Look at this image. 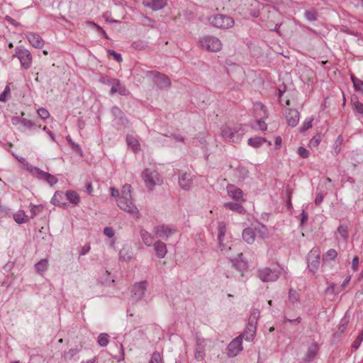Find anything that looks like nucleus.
<instances>
[{"label": "nucleus", "instance_id": "obj_1", "mask_svg": "<svg viewBox=\"0 0 363 363\" xmlns=\"http://www.w3.org/2000/svg\"><path fill=\"white\" fill-rule=\"evenodd\" d=\"M118 206L126 211L133 217L139 218L140 216L139 210L133 204L131 196V186L125 184L121 189V196L117 201Z\"/></svg>", "mask_w": 363, "mask_h": 363}, {"label": "nucleus", "instance_id": "obj_2", "mask_svg": "<svg viewBox=\"0 0 363 363\" xmlns=\"http://www.w3.org/2000/svg\"><path fill=\"white\" fill-rule=\"evenodd\" d=\"M199 44L203 49L208 52H216L222 49V43L213 35H204L199 38Z\"/></svg>", "mask_w": 363, "mask_h": 363}, {"label": "nucleus", "instance_id": "obj_3", "mask_svg": "<svg viewBox=\"0 0 363 363\" xmlns=\"http://www.w3.org/2000/svg\"><path fill=\"white\" fill-rule=\"evenodd\" d=\"M208 20L213 26L220 29L230 28L235 24V21L233 18L223 14L213 15Z\"/></svg>", "mask_w": 363, "mask_h": 363}, {"label": "nucleus", "instance_id": "obj_4", "mask_svg": "<svg viewBox=\"0 0 363 363\" xmlns=\"http://www.w3.org/2000/svg\"><path fill=\"white\" fill-rule=\"evenodd\" d=\"M143 179L147 187L150 189H152L156 185H160L162 184V179H161L159 173L153 169H145L143 172Z\"/></svg>", "mask_w": 363, "mask_h": 363}, {"label": "nucleus", "instance_id": "obj_5", "mask_svg": "<svg viewBox=\"0 0 363 363\" xmlns=\"http://www.w3.org/2000/svg\"><path fill=\"white\" fill-rule=\"evenodd\" d=\"M147 76L152 79L155 84L160 89L168 88L171 85L170 79L166 75L157 71L147 72Z\"/></svg>", "mask_w": 363, "mask_h": 363}, {"label": "nucleus", "instance_id": "obj_6", "mask_svg": "<svg viewBox=\"0 0 363 363\" xmlns=\"http://www.w3.org/2000/svg\"><path fill=\"white\" fill-rule=\"evenodd\" d=\"M240 6L244 13L252 17H257L259 14V4L256 0H240Z\"/></svg>", "mask_w": 363, "mask_h": 363}, {"label": "nucleus", "instance_id": "obj_7", "mask_svg": "<svg viewBox=\"0 0 363 363\" xmlns=\"http://www.w3.org/2000/svg\"><path fill=\"white\" fill-rule=\"evenodd\" d=\"M16 56L21 62V67L25 69H28L32 64V56L30 52L26 48H16Z\"/></svg>", "mask_w": 363, "mask_h": 363}, {"label": "nucleus", "instance_id": "obj_8", "mask_svg": "<svg viewBox=\"0 0 363 363\" xmlns=\"http://www.w3.org/2000/svg\"><path fill=\"white\" fill-rule=\"evenodd\" d=\"M257 277L262 281H274L279 277V273L277 270H273L269 267L259 269L257 272Z\"/></svg>", "mask_w": 363, "mask_h": 363}, {"label": "nucleus", "instance_id": "obj_9", "mask_svg": "<svg viewBox=\"0 0 363 363\" xmlns=\"http://www.w3.org/2000/svg\"><path fill=\"white\" fill-rule=\"evenodd\" d=\"M27 166V170L31 173L37 174L40 179H43L46 181L51 186L57 184L58 180L55 176L50 174V173L43 172V170L37 167L28 166V164Z\"/></svg>", "mask_w": 363, "mask_h": 363}, {"label": "nucleus", "instance_id": "obj_10", "mask_svg": "<svg viewBox=\"0 0 363 363\" xmlns=\"http://www.w3.org/2000/svg\"><path fill=\"white\" fill-rule=\"evenodd\" d=\"M221 136L225 140L232 143H238L241 139L236 130L228 125L221 128Z\"/></svg>", "mask_w": 363, "mask_h": 363}, {"label": "nucleus", "instance_id": "obj_11", "mask_svg": "<svg viewBox=\"0 0 363 363\" xmlns=\"http://www.w3.org/2000/svg\"><path fill=\"white\" fill-rule=\"evenodd\" d=\"M242 341L240 337H235L230 342L227 348V354L233 357L238 355L242 350Z\"/></svg>", "mask_w": 363, "mask_h": 363}, {"label": "nucleus", "instance_id": "obj_12", "mask_svg": "<svg viewBox=\"0 0 363 363\" xmlns=\"http://www.w3.org/2000/svg\"><path fill=\"white\" fill-rule=\"evenodd\" d=\"M147 289V281H140L133 285L132 289L133 299L138 301L144 296Z\"/></svg>", "mask_w": 363, "mask_h": 363}, {"label": "nucleus", "instance_id": "obj_13", "mask_svg": "<svg viewBox=\"0 0 363 363\" xmlns=\"http://www.w3.org/2000/svg\"><path fill=\"white\" fill-rule=\"evenodd\" d=\"M320 264V252L318 250H311L308 255V266L309 269L315 272Z\"/></svg>", "mask_w": 363, "mask_h": 363}, {"label": "nucleus", "instance_id": "obj_14", "mask_svg": "<svg viewBox=\"0 0 363 363\" xmlns=\"http://www.w3.org/2000/svg\"><path fill=\"white\" fill-rule=\"evenodd\" d=\"M153 232L158 238L167 240L169 236L174 233L175 230L169 226L162 225L155 226Z\"/></svg>", "mask_w": 363, "mask_h": 363}, {"label": "nucleus", "instance_id": "obj_15", "mask_svg": "<svg viewBox=\"0 0 363 363\" xmlns=\"http://www.w3.org/2000/svg\"><path fill=\"white\" fill-rule=\"evenodd\" d=\"M118 93L121 96H128L130 91L126 89L125 86L121 83L118 79H112L111 94Z\"/></svg>", "mask_w": 363, "mask_h": 363}, {"label": "nucleus", "instance_id": "obj_16", "mask_svg": "<svg viewBox=\"0 0 363 363\" xmlns=\"http://www.w3.org/2000/svg\"><path fill=\"white\" fill-rule=\"evenodd\" d=\"M143 5L154 11L164 8L167 4V0H143Z\"/></svg>", "mask_w": 363, "mask_h": 363}, {"label": "nucleus", "instance_id": "obj_17", "mask_svg": "<svg viewBox=\"0 0 363 363\" xmlns=\"http://www.w3.org/2000/svg\"><path fill=\"white\" fill-rule=\"evenodd\" d=\"M286 118L289 125L295 127L299 122V113L296 109H288L286 112Z\"/></svg>", "mask_w": 363, "mask_h": 363}, {"label": "nucleus", "instance_id": "obj_18", "mask_svg": "<svg viewBox=\"0 0 363 363\" xmlns=\"http://www.w3.org/2000/svg\"><path fill=\"white\" fill-rule=\"evenodd\" d=\"M26 38L29 43L36 48H42L44 45V41L42 38L37 33H28Z\"/></svg>", "mask_w": 363, "mask_h": 363}, {"label": "nucleus", "instance_id": "obj_19", "mask_svg": "<svg viewBox=\"0 0 363 363\" xmlns=\"http://www.w3.org/2000/svg\"><path fill=\"white\" fill-rule=\"evenodd\" d=\"M227 192L230 198L236 201L243 200V193L242 190L234 185H228L227 186Z\"/></svg>", "mask_w": 363, "mask_h": 363}, {"label": "nucleus", "instance_id": "obj_20", "mask_svg": "<svg viewBox=\"0 0 363 363\" xmlns=\"http://www.w3.org/2000/svg\"><path fill=\"white\" fill-rule=\"evenodd\" d=\"M218 247L223 252V254L226 255L230 259V261L233 263V265L235 266V257L230 253V251L232 250V246L231 245H229V242L227 241L226 243H225V241H223L222 242V244L218 242Z\"/></svg>", "mask_w": 363, "mask_h": 363}, {"label": "nucleus", "instance_id": "obj_21", "mask_svg": "<svg viewBox=\"0 0 363 363\" xmlns=\"http://www.w3.org/2000/svg\"><path fill=\"white\" fill-rule=\"evenodd\" d=\"M218 247L223 252V254L226 255L230 259V261L233 263V265L235 266V257L230 253V251L232 250V246L231 245H229V242L227 241L226 243H225V241H223L222 242V244L218 242Z\"/></svg>", "mask_w": 363, "mask_h": 363}, {"label": "nucleus", "instance_id": "obj_22", "mask_svg": "<svg viewBox=\"0 0 363 363\" xmlns=\"http://www.w3.org/2000/svg\"><path fill=\"white\" fill-rule=\"evenodd\" d=\"M179 184L182 189L184 190H189L192 184V179L191 175L187 173H183L179 177Z\"/></svg>", "mask_w": 363, "mask_h": 363}, {"label": "nucleus", "instance_id": "obj_23", "mask_svg": "<svg viewBox=\"0 0 363 363\" xmlns=\"http://www.w3.org/2000/svg\"><path fill=\"white\" fill-rule=\"evenodd\" d=\"M205 355V347L203 340L199 338L196 340V349H195V358L200 361L202 360Z\"/></svg>", "mask_w": 363, "mask_h": 363}, {"label": "nucleus", "instance_id": "obj_24", "mask_svg": "<svg viewBox=\"0 0 363 363\" xmlns=\"http://www.w3.org/2000/svg\"><path fill=\"white\" fill-rule=\"evenodd\" d=\"M256 333V326L252 324H249L243 333V334L240 336L242 339L244 338L245 340L250 342L252 341Z\"/></svg>", "mask_w": 363, "mask_h": 363}, {"label": "nucleus", "instance_id": "obj_25", "mask_svg": "<svg viewBox=\"0 0 363 363\" xmlns=\"http://www.w3.org/2000/svg\"><path fill=\"white\" fill-rule=\"evenodd\" d=\"M153 246L156 255L159 258H163L165 257L167 250L166 245L163 242L157 241L155 242Z\"/></svg>", "mask_w": 363, "mask_h": 363}, {"label": "nucleus", "instance_id": "obj_26", "mask_svg": "<svg viewBox=\"0 0 363 363\" xmlns=\"http://www.w3.org/2000/svg\"><path fill=\"white\" fill-rule=\"evenodd\" d=\"M242 238L247 244H252L255 240L254 230L251 228H245L242 232Z\"/></svg>", "mask_w": 363, "mask_h": 363}, {"label": "nucleus", "instance_id": "obj_27", "mask_svg": "<svg viewBox=\"0 0 363 363\" xmlns=\"http://www.w3.org/2000/svg\"><path fill=\"white\" fill-rule=\"evenodd\" d=\"M133 251L129 247H123L119 252L120 260L123 262H129L133 257Z\"/></svg>", "mask_w": 363, "mask_h": 363}, {"label": "nucleus", "instance_id": "obj_28", "mask_svg": "<svg viewBox=\"0 0 363 363\" xmlns=\"http://www.w3.org/2000/svg\"><path fill=\"white\" fill-rule=\"evenodd\" d=\"M140 235H141L143 242L147 246L150 247L155 244V242L154 237L147 231H146L145 230H142L140 231Z\"/></svg>", "mask_w": 363, "mask_h": 363}, {"label": "nucleus", "instance_id": "obj_29", "mask_svg": "<svg viewBox=\"0 0 363 363\" xmlns=\"http://www.w3.org/2000/svg\"><path fill=\"white\" fill-rule=\"evenodd\" d=\"M65 196L67 199L74 205H78L80 201V197L79 194L72 190H68L65 192Z\"/></svg>", "mask_w": 363, "mask_h": 363}, {"label": "nucleus", "instance_id": "obj_30", "mask_svg": "<svg viewBox=\"0 0 363 363\" xmlns=\"http://www.w3.org/2000/svg\"><path fill=\"white\" fill-rule=\"evenodd\" d=\"M224 206L233 211L243 214L245 212L242 206L237 203L227 202L224 203Z\"/></svg>", "mask_w": 363, "mask_h": 363}, {"label": "nucleus", "instance_id": "obj_31", "mask_svg": "<svg viewBox=\"0 0 363 363\" xmlns=\"http://www.w3.org/2000/svg\"><path fill=\"white\" fill-rule=\"evenodd\" d=\"M13 219L18 224L25 223L29 220L28 216L26 215L23 211H18L14 213Z\"/></svg>", "mask_w": 363, "mask_h": 363}, {"label": "nucleus", "instance_id": "obj_32", "mask_svg": "<svg viewBox=\"0 0 363 363\" xmlns=\"http://www.w3.org/2000/svg\"><path fill=\"white\" fill-rule=\"evenodd\" d=\"M218 242L222 244V242L225 240V233H226V225L224 223L221 222L218 223Z\"/></svg>", "mask_w": 363, "mask_h": 363}, {"label": "nucleus", "instance_id": "obj_33", "mask_svg": "<svg viewBox=\"0 0 363 363\" xmlns=\"http://www.w3.org/2000/svg\"><path fill=\"white\" fill-rule=\"evenodd\" d=\"M35 268L38 273L45 272L48 268V260L47 259H42L35 264Z\"/></svg>", "mask_w": 363, "mask_h": 363}, {"label": "nucleus", "instance_id": "obj_34", "mask_svg": "<svg viewBox=\"0 0 363 363\" xmlns=\"http://www.w3.org/2000/svg\"><path fill=\"white\" fill-rule=\"evenodd\" d=\"M260 315V312L258 309H252L250 312V315L249 318V324H252L256 326L257 323V320L259 319Z\"/></svg>", "mask_w": 363, "mask_h": 363}, {"label": "nucleus", "instance_id": "obj_35", "mask_svg": "<svg viewBox=\"0 0 363 363\" xmlns=\"http://www.w3.org/2000/svg\"><path fill=\"white\" fill-rule=\"evenodd\" d=\"M254 110L257 113L262 112V114L259 113L262 116V118H267V110L264 104L261 103H255L254 104Z\"/></svg>", "mask_w": 363, "mask_h": 363}, {"label": "nucleus", "instance_id": "obj_36", "mask_svg": "<svg viewBox=\"0 0 363 363\" xmlns=\"http://www.w3.org/2000/svg\"><path fill=\"white\" fill-rule=\"evenodd\" d=\"M264 142H266V139L261 137H255L248 139V144L254 147H258Z\"/></svg>", "mask_w": 363, "mask_h": 363}, {"label": "nucleus", "instance_id": "obj_37", "mask_svg": "<svg viewBox=\"0 0 363 363\" xmlns=\"http://www.w3.org/2000/svg\"><path fill=\"white\" fill-rule=\"evenodd\" d=\"M98 344L101 347H106L109 342V335L107 333H101L97 339Z\"/></svg>", "mask_w": 363, "mask_h": 363}, {"label": "nucleus", "instance_id": "obj_38", "mask_svg": "<svg viewBox=\"0 0 363 363\" xmlns=\"http://www.w3.org/2000/svg\"><path fill=\"white\" fill-rule=\"evenodd\" d=\"M127 143L134 151H138L140 149V144L138 141L132 136L127 137Z\"/></svg>", "mask_w": 363, "mask_h": 363}, {"label": "nucleus", "instance_id": "obj_39", "mask_svg": "<svg viewBox=\"0 0 363 363\" xmlns=\"http://www.w3.org/2000/svg\"><path fill=\"white\" fill-rule=\"evenodd\" d=\"M62 192L56 191L52 198V200H51L52 203L54 204L55 206H64L65 203H62L60 201V199L62 198Z\"/></svg>", "mask_w": 363, "mask_h": 363}, {"label": "nucleus", "instance_id": "obj_40", "mask_svg": "<svg viewBox=\"0 0 363 363\" xmlns=\"http://www.w3.org/2000/svg\"><path fill=\"white\" fill-rule=\"evenodd\" d=\"M351 79L355 89L363 93V81L356 78L353 75L351 76Z\"/></svg>", "mask_w": 363, "mask_h": 363}, {"label": "nucleus", "instance_id": "obj_41", "mask_svg": "<svg viewBox=\"0 0 363 363\" xmlns=\"http://www.w3.org/2000/svg\"><path fill=\"white\" fill-rule=\"evenodd\" d=\"M289 300L293 305L296 303L299 300L298 292L294 289H290L289 292Z\"/></svg>", "mask_w": 363, "mask_h": 363}, {"label": "nucleus", "instance_id": "obj_42", "mask_svg": "<svg viewBox=\"0 0 363 363\" xmlns=\"http://www.w3.org/2000/svg\"><path fill=\"white\" fill-rule=\"evenodd\" d=\"M43 209V206L41 205H30V212L31 213L30 218L35 217L37 214L40 213Z\"/></svg>", "mask_w": 363, "mask_h": 363}, {"label": "nucleus", "instance_id": "obj_43", "mask_svg": "<svg viewBox=\"0 0 363 363\" xmlns=\"http://www.w3.org/2000/svg\"><path fill=\"white\" fill-rule=\"evenodd\" d=\"M317 353V349L315 346H311L308 349V352L306 356V361L310 362L314 358Z\"/></svg>", "mask_w": 363, "mask_h": 363}, {"label": "nucleus", "instance_id": "obj_44", "mask_svg": "<svg viewBox=\"0 0 363 363\" xmlns=\"http://www.w3.org/2000/svg\"><path fill=\"white\" fill-rule=\"evenodd\" d=\"M337 232L342 237V238L347 241L348 238L347 226L345 225H340L337 228Z\"/></svg>", "mask_w": 363, "mask_h": 363}, {"label": "nucleus", "instance_id": "obj_45", "mask_svg": "<svg viewBox=\"0 0 363 363\" xmlns=\"http://www.w3.org/2000/svg\"><path fill=\"white\" fill-rule=\"evenodd\" d=\"M11 95V89L9 86H6L4 90V91L0 94V101L5 102L6 101Z\"/></svg>", "mask_w": 363, "mask_h": 363}, {"label": "nucleus", "instance_id": "obj_46", "mask_svg": "<svg viewBox=\"0 0 363 363\" xmlns=\"http://www.w3.org/2000/svg\"><path fill=\"white\" fill-rule=\"evenodd\" d=\"M349 323V316H347V315H344V317L340 320V324H339V330L341 332V333H343L347 326V324Z\"/></svg>", "mask_w": 363, "mask_h": 363}, {"label": "nucleus", "instance_id": "obj_47", "mask_svg": "<svg viewBox=\"0 0 363 363\" xmlns=\"http://www.w3.org/2000/svg\"><path fill=\"white\" fill-rule=\"evenodd\" d=\"M321 141V135H316L314 136L309 142V147L311 148L312 147H317Z\"/></svg>", "mask_w": 363, "mask_h": 363}, {"label": "nucleus", "instance_id": "obj_48", "mask_svg": "<svg viewBox=\"0 0 363 363\" xmlns=\"http://www.w3.org/2000/svg\"><path fill=\"white\" fill-rule=\"evenodd\" d=\"M337 251L335 250H334V249H330L325 253V255L324 256V259H330V260H333V259H335L337 257Z\"/></svg>", "mask_w": 363, "mask_h": 363}, {"label": "nucleus", "instance_id": "obj_49", "mask_svg": "<svg viewBox=\"0 0 363 363\" xmlns=\"http://www.w3.org/2000/svg\"><path fill=\"white\" fill-rule=\"evenodd\" d=\"M362 341H363V330L359 334L357 339L352 343V348H354V350H357L359 347Z\"/></svg>", "mask_w": 363, "mask_h": 363}, {"label": "nucleus", "instance_id": "obj_50", "mask_svg": "<svg viewBox=\"0 0 363 363\" xmlns=\"http://www.w3.org/2000/svg\"><path fill=\"white\" fill-rule=\"evenodd\" d=\"M38 116L43 120L47 119L50 117L48 111L44 108H40L37 110Z\"/></svg>", "mask_w": 363, "mask_h": 363}, {"label": "nucleus", "instance_id": "obj_51", "mask_svg": "<svg viewBox=\"0 0 363 363\" xmlns=\"http://www.w3.org/2000/svg\"><path fill=\"white\" fill-rule=\"evenodd\" d=\"M21 124L25 128H30L34 126V123L27 118H22Z\"/></svg>", "mask_w": 363, "mask_h": 363}, {"label": "nucleus", "instance_id": "obj_52", "mask_svg": "<svg viewBox=\"0 0 363 363\" xmlns=\"http://www.w3.org/2000/svg\"><path fill=\"white\" fill-rule=\"evenodd\" d=\"M305 16L308 21H315L316 19V12L314 11H306Z\"/></svg>", "mask_w": 363, "mask_h": 363}, {"label": "nucleus", "instance_id": "obj_53", "mask_svg": "<svg viewBox=\"0 0 363 363\" xmlns=\"http://www.w3.org/2000/svg\"><path fill=\"white\" fill-rule=\"evenodd\" d=\"M298 155L303 158H307L309 156V152L303 147H299L298 149Z\"/></svg>", "mask_w": 363, "mask_h": 363}, {"label": "nucleus", "instance_id": "obj_54", "mask_svg": "<svg viewBox=\"0 0 363 363\" xmlns=\"http://www.w3.org/2000/svg\"><path fill=\"white\" fill-rule=\"evenodd\" d=\"M313 118H307L305 120V121L303 122V125H302V130H308L309 128H311L312 127V122H313Z\"/></svg>", "mask_w": 363, "mask_h": 363}, {"label": "nucleus", "instance_id": "obj_55", "mask_svg": "<svg viewBox=\"0 0 363 363\" xmlns=\"http://www.w3.org/2000/svg\"><path fill=\"white\" fill-rule=\"evenodd\" d=\"M104 233L108 238H111L112 237H113L115 232L111 227H106L104 229Z\"/></svg>", "mask_w": 363, "mask_h": 363}, {"label": "nucleus", "instance_id": "obj_56", "mask_svg": "<svg viewBox=\"0 0 363 363\" xmlns=\"http://www.w3.org/2000/svg\"><path fill=\"white\" fill-rule=\"evenodd\" d=\"M24 116V113L23 112H21V117L19 116H13L11 118V123L13 125H18L19 124H21V120H22V118Z\"/></svg>", "mask_w": 363, "mask_h": 363}, {"label": "nucleus", "instance_id": "obj_57", "mask_svg": "<svg viewBox=\"0 0 363 363\" xmlns=\"http://www.w3.org/2000/svg\"><path fill=\"white\" fill-rule=\"evenodd\" d=\"M108 52L110 55H112L117 62H121L122 61V57L121 54L116 52L113 50H109Z\"/></svg>", "mask_w": 363, "mask_h": 363}, {"label": "nucleus", "instance_id": "obj_58", "mask_svg": "<svg viewBox=\"0 0 363 363\" xmlns=\"http://www.w3.org/2000/svg\"><path fill=\"white\" fill-rule=\"evenodd\" d=\"M354 110L358 113H363V104L359 101H357L354 104Z\"/></svg>", "mask_w": 363, "mask_h": 363}, {"label": "nucleus", "instance_id": "obj_59", "mask_svg": "<svg viewBox=\"0 0 363 363\" xmlns=\"http://www.w3.org/2000/svg\"><path fill=\"white\" fill-rule=\"evenodd\" d=\"M161 359L160 354L157 352H154L151 357V359L150 363H160Z\"/></svg>", "mask_w": 363, "mask_h": 363}, {"label": "nucleus", "instance_id": "obj_60", "mask_svg": "<svg viewBox=\"0 0 363 363\" xmlns=\"http://www.w3.org/2000/svg\"><path fill=\"white\" fill-rule=\"evenodd\" d=\"M352 269L354 271V272H357L359 269V257L357 256H355L353 259H352Z\"/></svg>", "mask_w": 363, "mask_h": 363}, {"label": "nucleus", "instance_id": "obj_61", "mask_svg": "<svg viewBox=\"0 0 363 363\" xmlns=\"http://www.w3.org/2000/svg\"><path fill=\"white\" fill-rule=\"evenodd\" d=\"M257 127L262 130H266L267 128V123L262 119L257 121Z\"/></svg>", "mask_w": 363, "mask_h": 363}, {"label": "nucleus", "instance_id": "obj_62", "mask_svg": "<svg viewBox=\"0 0 363 363\" xmlns=\"http://www.w3.org/2000/svg\"><path fill=\"white\" fill-rule=\"evenodd\" d=\"M323 200V194L321 192H319L317 194L315 199V205L318 206L320 205Z\"/></svg>", "mask_w": 363, "mask_h": 363}, {"label": "nucleus", "instance_id": "obj_63", "mask_svg": "<svg viewBox=\"0 0 363 363\" xmlns=\"http://www.w3.org/2000/svg\"><path fill=\"white\" fill-rule=\"evenodd\" d=\"M70 142H71V144H72L74 150L76 152H77L78 153H79L81 155H83V152H82V150L80 147V146L78 144H77V143H73L72 141H70Z\"/></svg>", "mask_w": 363, "mask_h": 363}, {"label": "nucleus", "instance_id": "obj_64", "mask_svg": "<svg viewBox=\"0 0 363 363\" xmlns=\"http://www.w3.org/2000/svg\"><path fill=\"white\" fill-rule=\"evenodd\" d=\"M301 320V318L300 317H298L296 319H289L286 317L284 318V322L286 323V322H289V323H296V324H298Z\"/></svg>", "mask_w": 363, "mask_h": 363}]
</instances>
